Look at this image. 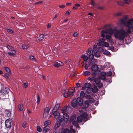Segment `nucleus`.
<instances>
[{
  "mask_svg": "<svg viewBox=\"0 0 133 133\" xmlns=\"http://www.w3.org/2000/svg\"><path fill=\"white\" fill-rule=\"evenodd\" d=\"M121 24H124L128 28L126 31L123 29L116 30L114 33V37L119 40L123 41L125 37L129 36V34L133 32V18H131L127 21L124 19L119 20Z\"/></svg>",
  "mask_w": 133,
  "mask_h": 133,
  "instance_id": "obj_1",
  "label": "nucleus"
},
{
  "mask_svg": "<svg viewBox=\"0 0 133 133\" xmlns=\"http://www.w3.org/2000/svg\"><path fill=\"white\" fill-rule=\"evenodd\" d=\"M68 108L66 107H63L61 110L63 115V118H61L59 112L55 111H52V114L54 116V117L56 118V121L57 123L55 125V127H59L61 123H66L69 119V116L68 112Z\"/></svg>",
  "mask_w": 133,
  "mask_h": 133,
  "instance_id": "obj_2",
  "label": "nucleus"
},
{
  "mask_svg": "<svg viewBox=\"0 0 133 133\" xmlns=\"http://www.w3.org/2000/svg\"><path fill=\"white\" fill-rule=\"evenodd\" d=\"M87 115L86 113H83L80 115V116L78 117L76 120V116L75 115H72L70 118V123H71L72 124L74 125L76 128H78V129H79L78 125L77 122L78 123L81 122L82 119L84 120L85 121H86L87 120Z\"/></svg>",
  "mask_w": 133,
  "mask_h": 133,
  "instance_id": "obj_3",
  "label": "nucleus"
},
{
  "mask_svg": "<svg viewBox=\"0 0 133 133\" xmlns=\"http://www.w3.org/2000/svg\"><path fill=\"white\" fill-rule=\"evenodd\" d=\"M117 30L113 29L111 28H108L104 30H103L101 31V36L103 38H104L105 35L107 34H109L110 35H112L114 33H114Z\"/></svg>",
  "mask_w": 133,
  "mask_h": 133,
  "instance_id": "obj_4",
  "label": "nucleus"
},
{
  "mask_svg": "<svg viewBox=\"0 0 133 133\" xmlns=\"http://www.w3.org/2000/svg\"><path fill=\"white\" fill-rule=\"evenodd\" d=\"M78 104L79 106H81L83 104V100L80 97H78L77 99H74L71 102V104L73 107H76Z\"/></svg>",
  "mask_w": 133,
  "mask_h": 133,
  "instance_id": "obj_5",
  "label": "nucleus"
},
{
  "mask_svg": "<svg viewBox=\"0 0 133 133\" xmlns=\"http://www.w3.org/2000/svg\"><path fill=\"white\" fill-rule=\"evenodd\" d=\"M72 127L71 126L70 127V130H69L67 129H64L62 128L61 129H60L59 131V133H70L71 132L73 133H75V130L74 129H73L72 128Z\"/></svg>",
  "mask_w": 133,
  "mask_h": 133,
  "instance_id": "obj_6",
  "label": "nucleus"
},
{
  "mask_svg": "<svg viewBox=\"0 0 133 133\" xmlns=\"http://www.w3.org/2000/svg\"><path fill=\"white\" fill-rule=\"evenodd\" d=\"M105 41V39L103 38L100 39L98 40L99 43L97 44L98 46H102L107 47H109V43L107 42H104Z\"/></svg>",
  "mask_w": 133,
  "mask_h": 133,
  "instance_id": "obj_7",
  "label": "nucleus"
},
{
  "mask_svg": "<svg viewBox=\"0 0 133 133\" xmlns=\"http://www.w3.org/2000/svg\"><path fill=\"white\" fill-rule=\"evenodd\" d=\"M91 87V85L90 83H87L84 84V85L82 87V89L83 90H86L87 89L86 92L87 93L90 92H91V89H90Z\"/></svg>",
  "mask_w": 133,
  "mask_h": 133,
  "instance_id": "obj_8",
  "label": "nucleus"
},
{
  "mask_svg": "<svg viewBox=\"0 0 133 133\" xmlns=\"http://www.w3.org/2000/svg\"><path fill=\"white\" fill-rule=\"evenodd\" d=\"M12 119L10 118L8 119L5 121V125L7 128H10L12 124Z\"/></svg>",
  "mask_w": 133,
  "mask_h": 133,
  "instance_id": "obj_9",
  "label": "nucleus"
},
{
  "mask_svg": "<svg viewBox=\"0 0 133 133\" xmlns=\"http://www.w3.org/2000/svg\"><path fill=\"white\" fill-rule=\"evenodd\" d=\"M74 90L72 91H71L70 90H68V93L65 92V91L64 90L62 91V93L64 94L63 95L65 97H67L69 96H72L73 95V93Z\"/></svg>",
  "mask_w": 133,
  "mask_h": 133,
  "instance_id": "obj_10",
  "label": "nucleus"
},
{
  "mask_svg": "<svg viewBox=\"0 0 133 133\" xmlns=\"http://www.w3.org/2000/svg\"><path fill=\"white\" fill-rule=\"evenodd\" d=\"M9 91V90L8 88L2 87L1 89V92L2 95H4L7 94Z\"/></svg>",
  "mask_w": 133,
  "mask_h": 133,
  "instance_id": "obj_11",
  "label": "nucleus"
},
{
  "mask_svg": "<svg viewBox=\"0 0 133 133\" xmlns=\"http://www.w3.org/2000/svg\"><path fill=\"white\" fill-rule=\"evenodd\" d=\"M94 82L97 85L98 84L97 87L99 88H100L102 87V83H100L101 81L99 77L96 78L94 80Z\"/></svg>",
  "mask_w": 133,
  "mask_h": 133,
  "instance_id": "obj_12",
  "label": "nucleus"
},
{
  "mask_svg": "<svg viewBox=\"0 0 133 133\" xmlns=\"http://www.w3.org/2000/svg\"><path fill=\"white\" fill-rule=\"evenodd\" d=\"M98 69V66L97 65L95 64L93 65L90 68L91 71L95 72L97 71Z\"/></svg>",
  "mask_w": 133,
  "mask_h": 133,
  "instance_id": "obj_13",
  "label": "nucleus"
},
{
  "mask_svg": "<svg viewBox=\"0 0 133 133\" xmlns=\"http://www.w3.org/2000/svg\"><path fill=\"white\" fill-rule=\"evenodd\" d=\"M50 109L48 107L44 109L43 113V117H46L48 114Z\"/></svg>",
  "mask_w": 133,
  "mask_h": 133,
  "instance_id": "obj_14",
  "label": "nucleus"
},
{
  "mask_svg": "<svg viewBox=\"0 0 133 133\" xmlns=\"http://www.w3.org/2000/svg\"><path fill=\"white\" fill-rule=\"evenodd\" d=\"M106 35V38L107 41L110 43H112V37L111 35H108L107 34Z\"/></svg>",
  "mask_w": 133,
  "mask_h": 133,
  "instance_id": "obj_15",
  "label": "nucleus"
},
{
  "mask_svg": "<svg viewBox=\"0 0 133 133\" xmlns=\"http://www.w3.org/2000/svg\"><path fill=\"white\" fill-rule=\"evenodd\" d=\"M63 65L64 64L63 63L59 61V63L58 62H56L54 65L56 67H58L59 66H63Z\"/></svg>",
  "mask_w": 133,
  "mask_h": 133,
  "instance_id": "obj_16",
  "label": "nucleus"
},
{
  "mask_svg": "<svg viewBox=\"0 0 133 133\" xmlns=\"http://www.w3.org/2000/svg\"><path fill=\"white\" fill-rule=\"evenodd\" d=\"M60 106V105L59 104H57L56 105L52 111H56L59 108Z\"/></svg>",
  "mask_w": 133,
  "mask_h": 133,
  "instance_id": "obj_17",
  "label": "nucleus"
},
{
  "mask_svg": "<svg viewBox=\"0 0 133 133\" xmlns=\"http://www.w3.org/2000/svg\"><path fill=\"white\" fill-rule=\"evenodd\" d=\"M45 127L44 128L43 131L44 132H46L49 131L50 129H49V126H44Z\"/></svg>",
  "mask_w": 133,
  "mask_h": 133,
  "instance_id": "obj_18",
  "label": "nucleus"
},
{
  "mask_svg": "<svg viewBox=\"0 0 133 133\" xmlns=\"http://www.w3.org/2000/svg\"><path fill=\"white\" fill-rule=\"evenodd\" d=\"M97 46L96 44H95L93 46V48L92 51L94 53L97 52V50H96Z\"/></svg>",
  "mask_w": 133,
  "mask_h": 133,
  "instance_id": "obj_19",
  "label": "nucleus"
},
{
  "mask_svg": "<svg viewBox=\"0 0 133 133\" xmlns=\"http://www.w3.org/2000/svg\"><path fill=\"white\" fill-rule=\"evenodd\" d=\"M50 124V121L48 120L45 121L44 123V126H48Z\"/></svg>",
  "mask_w": 133,
  "mask_h": 133,
  "instance_id": "obj_20",
  "label": "nucleus"
},
{
  "mask_svg": "<svg viewBox=\"0 0 133 133\" xmlns=\"http://www.w3.org/2000/svg\"><path fill=\"white\" fill-rule=\"evenodd\" d=\"M81 57L86 62L87 61L88 59L87 56L85 55H83L81 56Z\"/></svg>",
  "mask_w": 133,
  "mask_h": 133,
  "instance_id": "obj_21",
  "label": "nucleus"
},
{
  "mask_svg": "<svg viewBox=\"0 0 133 133\" xmlns=\"http://www.w3.org/2000/svg\"><path fill=\"white\" fill-rule=\"evenodd\" d=\"M83 106L85 108H88L89 106V103L88 102L85 101L83 104Z\"/></svg>",
  "mask_w": 133,
  "mask_h": 133,
  "instance_id": "obj_22",
  "label": "nucleus"
},
{
  "mask_svg": "<svg viewBox=\"0 0 133 133\" xmlns=\"http://www.w3.org/2000/svg\"><path fill=\"white\" fill-rule=\"evenodd\" d=\"M103 54L107 55H110V52L107 50H104L103 51Z\"/></svg>",
  "mask_w": 133,
  "mask_h": 133,
  "instance_id": "obj_23",
  "label": "nucleus"
},
{
  "mask_svg": "<svg viewBox=\"0 0 133 133\" xmlns=\"http://www.w3.org/2000/svg\"><path fill=\"white\" fill-rule=\"evenodd\" d=\"M84 74L85 76H87L89 75L90 74V71H84Z\"/></svg>",
  "mask_w": 133,
  "mask_h": 133,
  "instance_id": "obj_24",
  "label": "nucleus"
},
{
  "mask_svg": "<svg viewBox=\"0 0 133 133\" xmlns=\"http://www.w3.org/2000/svg\"><path fill=\"white\" fill-rule=\"evenodd\" d=\"M92 91L94 92H97V88L95 87H93L92 88Z\"/></svg>",
  "mask_w": 133,
  "mask_h": 133,
  "instance_id": "obj_25",
  "label": "nucleus"
},
{
  "mask_svg": "<svg viewBox=\"0 0 133 133\" xmlns=\"http://www.w3.org/2000/svg\"><path fill=\"white\" fill-rule=\"evenodd\" d=\"M80 96L83 97L85 96V93L83 91H81L80 94Z\"/></svg>",
  "mask_w": 133,
  "mask_h": 133,
  "instance_id": "obj_26",
  "label": "nucleus"
},
{
  "mask_svg": "<svg viewBox=\"0 0 133 133\" xmlns=\"http://www.w3.org/2000/svg\"><path fill=\"white\" fill-rule=\"evenodd\" d=\"M44 37V35L43 34H41L39 37L38 39L39 41H41L43 39Z\"/></svg>",
  "mask_w": 133,
  "mask_h": 133,
  "instance_id": "obj_27",
  "label": "nucleus"
},
{
  "mask_svg": "<svg viewBox=\"0 0 133 133\" xmlns=\"http://www.w3.org/2000/svg\"><path fill=\"white\" fill-rule=\"evenodd\" d=\"M29 59L32 61H35V62H36V60L34 58V57L32 56H30L29 57Z\"/></svg>",
  "mask_w": 133,
  "mask_h": 133,
  "instance_id": "obj_28",
  "label": "nucleus"
},
{
  "mask_svg": "<svg viewBox=\"0 0 133 133\" xmlns=\"http://www.w3.org/2000/svg\"><path fill=\"white\" fill-rule=\"evenodd\" d=\"M95 56L97 57H98L100 56V54L99 52H98L97 51L96 53H94Z\"/></svg>",
  "mask_w": 133,
  "mask_h": 133,
  "instance_id": "obj_29",
  "label": "nucleus"
},
{
  "mask_svg": "<svg viewBox=\"0 0 133 133\" xmlns=\"http://www.w3.org/2000/svg\"><path fill=\"white\" fill-rule=\"evenodd\" d=\"M99 78L100 79L104 80L105 79V76H103L101 75L99 77Z\"/></svg>",
  "mask_w": 133,
  "mask_h": 133,
  "instance_id": "obj_30",
  "label": "nucleus"
},
{
  "mask_svg": "<svg viewBox=\"0 0 133 133\" xmlns=\"http://www.w3.org/2000/svg\"><path fill=\"white\" fill-rule=\"evenodd\" d=\"M18 108L19 110L21 111L23 109V106L21 104L19 105L18 106Z\"/></svg>",
  "mask_w": 133,
  "mask_h": 133,
  "instance_id": "obj_31",
  "label": "nucleus"
},
{
  "mask_svg": "<svg viewBox=\"0 0 133 133\" xmlns=\"http://www.w3.org/2000/svg\"><path fill=\"white\" fill-rule=\"evenodd\" d=\"M119 6H122L124 5V3L123 2L119 1L117 2Z\"/></svg>",
  "mask_w": 133,
  "mask_h": 133,
  "instance_id": "obj_32",
  "label": "nucleus"
},
{
  "mask_svg": "<svg viewBox=\"0 0 133 133\" xmlns=\"http://www.w3.org/2000/svg\"><path fill=\"white\" fill-rule=\"evenodd\" d=\"M4 70H5L7 72L9 73H10V70L9 69L8 67H5L4 68Z\"/></svg>",
  "mask_w": 133,
  "mask_h": 133,
  "instance_id": "obj_33",
  "label": "nucleus"
},
{
  "mask_svg": "<svg viewBox=\"0 0 133 133\" xmlns=\"http://www.w3.org/2000/svg\"><path fill=\"white\" fill-rule=\"evenodd\" d=\"M7 31L10 34H12L13 33V31L11 29H7Z\"/></svg>",
  "mask_w": 133,
  "mask_h": 133,
  "instance_id": "obj_34",
  "label": "nucleus"
},
{
  "mask_svg": "<svg viewBox=\"0 0 133 133\" xmlns=\"http://www.w3.org/2000/svg\"><path fill=\"white\" fill-rule=\"evenodd\" d=\"M108 49L110 50L113 51H115V50H114V47L113 46L109 47L108 48Z\"/></svg>",
  "mask_w": 133,
  "mask_h": 133,
  "instance_id": "obj_35",
  "label": "nucleus"
},
{
  "mask_svg": "<svg viewBox=\"0 0 133 133\" xmlns=\"http://www.w3.org/2000/svg\"><path fill=\"white\" fill-rule=\"evenodd\" d=\"M37 131L39 132H41L42 131V129L40 127L38 126L37 127Z\"/></svg>",
  "mask_w": 133,
  "mask_h": 133,
  "instance_id": "obj_36",
  "label": "nucleus"
},
{
  "mask_svg": "<svg viewBox=\"0 0 133 133\" xmlns=\"http://www.w3.org/2000/svg\"><path fill=\"white\" fill-rule=\"evenodd\" d=\"M6 111V114L7 116L8 117H10L11 116V112L9 110H7Z\"/></svg>",
  "mask_w": 133,
  "mask_h": 133,
  "instance_id": "obj_37",
  "label": "nucleus"
},
{
  "mask_svg": "<svg viewBox=\"0 0 133 133\" xmlns=\"http://www.w3.org/2000/svg\"><path fill=\"white\" fill-rule=\"evenodd\" d=\"M40 101V99L38 95H37V104H39Z\"/></svg>",
  "mask_w": 133,
  "mask_h": 133,
  "instance_id": "obj_38",
  "label": "nucleus"
},
{
  "mask_svg": "<svg viewBox=\"0 0 133 133\" xmlns=\"http://www.w3.org/2000/svg\"><path fill=\"white\" fill-rule=\"evenodd\" d=\"M112 74V72L110 71H109L107 74V75L108 76H111Z\"/></svg>",
  "mask_w": 133,
  "mask_h": 133,
  "instance_id": "obj_39",
  "label": "nucleus"
},
{
  "mask_svg": "<svg viewBox=\"0 0 133 133\" xmlns=\"http://www.w3.org/2000/svg\"><path fill=\"white\" fill-rule=\"evenodd\" d=\"M89 57L90 59H92L94 57V55L93 54H91L89 55Z\"/></svg>",
  "mask_w": 133,
  "mask_h": 133,
  "instance_id": "obj_40",
  "label": "nucleus"
},
{
  "mask_svg": "<svg viewBox=\"0 0 133 133\" xmlns=\"http://www.w3.org/2000/svg\"><path fill=\"white\" fill-rule=\"evenodd\" d=\"M124 3H125L127 4H129V2H131L130 0H124L123 1Z\"/></svg>",
  "mask_w": 133,
  "mask_h": 133,
  "instance_id": "obj_41",
  "label": "nucleus"
},
{
  "mask_svg": "<svg viewBox=\"0 0 133 133\" xmlns=\"http://www.w3.org/2000/svg\"><path fill=\"white\" fill-rule=\"evenodd\" d=\"M91 4L92 6H94L95 5V3L93 0H91Z\"/></svg>",
  "mask_w": 133,
  "mask_h": 133,
  "instance_id": "obj_42",
  "label": "nucleus"
},
{
  "mask_svg": "<svg viewBox=\"0 0 133 133\" xmlns=\"http://www.w3.org/2000/svg\"><path fill=\"white\" fill-rule=\"evenodd\" d=\"M91 48H89L88 49L87 51V52L89 54H90L91 53Z\"/></svg>",
  "mask_w": 133,
  "mask_h": 133,
  "instance_id": "obj_43",
  "label": "nucleus"
},
{
  "mask_svg": "<svg viewBox=\"0 0 133 133\" xmlns=\"http://www.w3.org/2000/svg\"><path fill=\"white\" fill-rule=\"evenodd\" d=\"M89 66V65H88L86 63L85 64L84 68L86 69H87Z\"/></svg>",
  "mask_w": 133,
  "mask_h": 133,
  "instance_id": "obj_44",
  "label": "nucleus"
},
{
  "mask_svg": "<svg viewBox=\"0 0 133 133\" xmlns=\"http://www.w3.org/2000/svg\"><path fill=\"white\" fill-rule=\"evenodd\" d=\"M8 54L12 56H14L15 55V54L14 53L11 52H9L8 53Z\"/></svg>",
  "mask_w": 133,
  "mask_h": 133,
  "instance_id": "obj_45",
  "label": "nucleus"
},
{
  "mask_svg": "<svg viewBox=\"0 0 133 133\" xmlns=\"http://www.w3.org/2000/svg\"><path fill=\"white\" fill-rule=\"evenodd\" d=\"M88 79L89 80L92 81L94 80V78L93 77H89L88 78Z\"/></svg>",
  "mask_w": 133,
  "mask_h": 133,
  "instance_id": "obj_46",
  "label": "nucleus"
},
{
  "mask_svg": "<svg viewBox=\"0 0 133 133\" xmlns=\"http://www.w3.org/2000/svg\"><path fill=\"white\" fill-rule=\"evenodd\" d=\"M106 74V73L104 71L101 72V75L105 76Z\"/></svg>",
  "mask_w": 133,
  "mask_h": 133,
  "instance_id": "obj_47",
  "label": "nucleus"
},
{
  "mask_svg": "<svg viewBox=\"0 0 133 133\" xmlns=\"http://www.w3.org/2000/svg\"><path fill=\"white\" fill-rule=\"evenodd\" d=\"M4 75L5 77H6L7 78H8L9 77V74L7 73H5Z\"/></svg>",
  "mask_w": 133,
  "mask_h": 133,
  "instance_id": "obj_48",
  "label": "nucleus"
},
{
  "mask_svg": "<svg viewBox=\"0 0 133 133\" xmlns=\"http://www.w3.org/2000/svg\"><path fill=\"white\" fill-rule=\"evenodd\" d=\"M97 62V60L96 59H94L92 60L91 61V62L92 63H95Z\"/></svg>",
  "mask_w": 133,
  "mask_h": 133,
  "instance_id": "obj_49",
  "label": "nucleus"
},
{
  "mask_svg": "<svg viewBox=\"0 0 133 133\" xmlns=\"http://www.w3.org/2000/svg\"><path fill=\"white\" fill-rule=\"evenodd\" d=\"M91 75L93 76H95L96 75V74L95 72L91 73Z\"/></svg>",
  "mask_w": 133,
  "mask_h": 133,
  "instance_id": "obj_50",
  "label": "nucleus"
},
{
  "mask_svg": "<svg viewBox=\"0 0 133 133\" xmlns=\"http://www.w3.org/2000/svg\"><path fill=\"white\" fill-rule=\"evenodd\" d=\"M121 12H118L117 13H116L115 14V15L116 16H119L121 15Z\"/></svg>",
  "mask_w": 133,
  "mask_h": 133,
  "instance_id": "obj_51",
  "label": "nucleus"
},
{
  "mask_svg": "<svg viewBox=\"0 0 133 133\" xmlns=\"http://www.w3.org/2000/svg\"><path fill=\"white\" fill-rule=\"evenodd\" d=\"M7 47L9 49L12 50L11 49L12 48L11 46H10L9 45H7Z\"/></svg>",
  "mask_w": 133,
  "mask_h": 133,
  "instance_id": "obj_52",
  "label": "nucleus"
},
{
  "mask_svg": "<svg viewBox=\"0 0 133 133\" xmlns=\"http://www.w3.org/2000/svg\"><path fill=\"white\" fill-rule=\"evenodd\" d=\"M65 6L63 5H61L59 6V7L60 8H63L65 7Z\"/></svg>",
  "mask_w": 133,
  "mask_h": 133,
  "instance_id": "obj_53",
  "label": "nucleus"
},
{
  "mask_svg": "<svg viewBox=\"0 0 133 133\" xmlns=\"http://www.w3.org/2000/svg\"><path fill=\"white\" fill-rule=\"evenodd\" d=\"M80 84L78 83H77L76 84L75 87H80Z\"/></svg>",
  "mask_w": 133,
  "mask_h": 133,
  "instance_id": "obj_54",
  "label": "nucleus"
},
{
  "mask_svg": "<svg viewBox=\"0 0 133 133\" xmlns=\"http://www.w3.org/2000/svg\"><path fill=\"white\" fill-rule=\"evenodd\" d=\"M77 35V32L73 34V36L75 37H76Z\"/></svg>",
  "mask_w": 133,
  "mask_h": 133,
  "instance_id": "obj_55",
  "label": "nucleus"
},
{
  "mask_svg": "<svg viewBox=\"0 0 133 133\" xmlns=\"http://www.w3.org/2000/svg\"><path fill=\"white\" fill-rule=\"evenodd\" d=\"M70 14V12L68 11H67L66 12V14L67 15H69Z\"/></svg>",
  "mask_w": 133,
  "mask_h": 133,
  "instance_id": "obj_56",
  "label": "nucleus"
},
{
  "mask_svg": "<svg viewBox=\"0 0 133 133\" xmlns=\"http://www.w3.org/2000/svg\"><path fill=\"white\" fill-rule=\"evenodd\" d=\"M24 123V122L23 123L22 125V127L24 128H25V123Z\"/></svg>",
  "mask_w": 133,
  "mask_h": 133,
  "instance_id": "obj_57",
  "label": "nucleus"
},
{
  "mask_svg": "<svg viewBox=\"0 0 133 133\" xmlns=\"http://www.w3.org/2000/svg\"><path fill=\"white\" fill-rule=\"evenodd\" d=\"M51 26V25L50 23H49L48 24V25L47 26V28H49Z\"/></svg>",
  "mask_w": 133,
  "mask_h": 133,
  "instance_id": "obj_58",
  "label": "nucleus"
},
{
  "mask_svg": "<svg viewBox=\"0 0 133 133\" xmlns=\"http://www.w3.org/2000/svg\"><path fill=\"white\" fill-rule=\"evenodd\" d=\"M75 5L76 6H77V7H78V6H80V5L79 4H75Z\"/></svg>",
  "mask_w": 133,
  "mask_h": 133,
  "instance_id": "obj_59",
  "label": "nucleus"
},
{
  "mask_svg": "<svg viewBox=\"0 0 133 133\" xmlns=\"http://www.w3.org/2000/svg\"><path fill=\"white\" fill-rule=\"evenodd\" d=\"M104 7H101L99 6L98 7V8L100 9H103L104 8Z\"/></svg>",
  "mask_w": 133,
  "mask_h": 133,
  "instance_id": "obj_60",
  "label": "nucleus"
},
{
  "mask_svg": "<svg viewBox=\"0 0 133 133\" xmlns=\"http://www.w3.org/2000/svg\"><path fill=\"white\" fill-rule=\"evenodd\" d=\"M54 133H57V130L56 129H55V130L54 131Z\"/></svg>",
  "mask_w": 133,
  "mask_h": 133,
  "instance_id": "obj_61",
  "label": "nucleus"
},
{
  "mask_svg": "<svg viewBox=\"0 0 133 133\" xmlns=\"http://www.w3.org/2000/svg\"><path fill=\"white\" fill-rule=\"evenodd\" d=\"M67 5H70L71 4V3H67L66 4Z\"/></svg>",
  "mask_w": 133,
  "mask_h": 133,
  "instance_id": "obj_62",
  "label": "nucleus"
},
{
  "mask_svg": "<svg viewBox=\"0 0 133 133\" xmlns=\"http://www.w3.org/2000/svg\"><path fill=\"white\" fill-rule=\"evenodd\" d=\"M27 113H30L31 112L29 110H27Z\"/></svg>",
  "mask_w": 133,
  "mask_h": 133,
  "instance_id": "obj_63",
  "label": "nucleus"
},
{
  "mask_svg": "<svg viewBox=\"0 0 133 133\" xmlns=\"http://www.w3.org/2000/svg\"><path fill=\"white\" fill-rule=\"evenodd\" d=\"M88 15H90V16H92L93 15L91 13H88Z\"/></svg>",
  "mask_w": 133,
  "mask_h": 133,
  "instance_id": "obj_64",
  "label": "nucleus"
}]
</instances>
